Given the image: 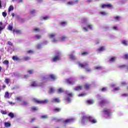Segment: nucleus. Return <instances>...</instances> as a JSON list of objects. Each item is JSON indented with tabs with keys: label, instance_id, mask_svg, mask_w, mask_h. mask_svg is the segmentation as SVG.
Here are the masks:
<instances>
[{
	"label": "nucleus",
	"instance_id": "c756f323",
	"mask_svg": "<svg viewBox=\"0 0 128 128\" xmlns=\"http://www.w3.org/2000/svg\"><path fill=\"white\" fill-rule=\"evenodd\" d=\"M116 60V57H112L110 58V62H114Z\"/></svg>",
	"mask_w": 128,
	"mask_h": 128
},
{
	"label": "nucleus",
	"instance_id": "5701e85b",
	"mask_svg": "<svg viewBox=\"0 0 128 128\" xmlns=\"http://www.w3.org/2000/svg\"><path fill=\"white\" fill-rule=\"evenodd\" d=\"M8 116H10V118H14V114L12 112H10Z\"/></svg>",
	"mask_w": 128,
	"mask_h": 128
},
{
	"label": "nucleus",
	"instance_id": "4468645a",
	"mask_svg": "<svg viewBox=\"0 0 128 128\" xmlns=\"http://www.w3.org/2000/svg\"><path fill=\"white\" fill-rule=\"evenodd\" d=\"M69 58H70V60H76V56H74V55L72 54L69 55Z\"/></svg>",
	"mask_w": 128,
	"mask_h": 128
},
{
	"label": "nucleus",
	"instance_id": "9d476101",
	"mask_svg": "<svg viewBox=\"0 0 128 128\" xmlns=\"http://www.w3.org/2000/svg\"><path fill=\"white\" fill-rule=\"evenodd\" d=\"M43 84H38V82H36L34 81L31 84V86L32 88H38V86H42Z\"/></svg>",
	"mask_w": 128,
	"mask_h": 128
},
{
	"label": "nucleus",
	"instance_id": "cd10ccee",
	"mask_svg": "<svg viewBox=\"0 0 128 128\" xmlns=\"http://www.w3.org/2000/svg\"><path fill=\"white\" fill-rule=\"evenodd\" d=\"M68 6H74V1H70L67 2Z\"/></svg>",
	"mask_w": 128,
	"mask_h": 128
},
{
	"label": "nucleus",
	"instance_id": "79ce46f5",
	"mask_svg": "<svg viewBox=\"0 0 128 128\" xmlns=\"http://www.w3.org/2000/svg\"><path fill=\"white\" fill-rule=\"evenodd\" d=\"M4 64H6V66H8L9 62L8 60H5L4 62H3Z\"/></svg>",
	"mask_w": 128,
	"mask_h": 128
},
{
	"label": "nucleus",
	"instance_id": "20e7f679",
	"mask_svg": "<svg viewBox=\"0 0 128 128\" xmlns=\"http://www.w3.org/2000/svg\"><path fill=\"white\" fill-rule=\"evenodd\" d=\"M48 36L50 38H52V42L54 44H56L58 42V40L56 39L55 38L56 36V33H51L48 34Z\"/></svg>",
	"mask_w": 128,
	"mask_h": 128
},
{
	"label": "nucleus",
	"instance_id": "ddd939ff",
	"mask_svg": "<svg viewBox=\"0 0 128 128\" xmlns=\"http://www.w3.org/2000/svg\"><path fill=\"white\" fill-rule=\"evenodd\" d=\"M107 102L106 100H102L100 102V106H104V104H106Z\"/></svg>",
	"mask_w": 128,
	"mask_h": 128
},
{
	"label": "nucleus",
	"instance_id": "6e6d98bb",
	"mask_svg": "<svg viewBox=\"0 0 128 128\" xmlns=\"http://www.w3.org/2000/svg\"><path fill=\"white\" fill-rule=\"evenodd\" d=\"M82 56H86V54H88V52H83L82 53Z\"/></svg>",
	"mask_w": 128,
	"mask_h": 128
},
{
	"label": "nucleus",
	"instance_id": "0e129e2a",
	"mask_svg": "<svg viewBox=\"0 0 128 128\" xmlns=\"http://www.w3.org/2000/svg\"><path fill=\"white\" fill-rule=\"evenodd\" d=\"M120 90V88H118H118H114V92H116V91H118V90Z\"/></svg>",
	"mask_w": 128,
	"mask_h": 128
},
{
	"label": "nucleus",
	"instance_id": "6ab92c4d",
	"mask_svg": "<svg viewBox=\"0 0 128 128\" xmlns=\"http://www.w3.org/2000/svg\"><path fill=\"white\" fill-rule=\"evenodd\" d=\"M4 126L6 128H10V126H11V124L10 122H5L4 124Z\"/></svg>",
	"mask_w": 128,
	"mask_h": 128
},
{
	"label": "nucleus",
	"instance_id": "e433bc0d",
	"mask_svg": "<svg viewBox=\"0 0 128 128\" xmlns=\"http://www.w3.org/2000/svg\"><path fill=\"white\" fill-rule=\"evenodd\" d=\"M8 30H12V26L10 24H9L8 27Z\"/></svg>",
	"mask_w": 128,
	"mask_h": 128
},
{
	"label": "nucleus",
	"instance_id": "6e6552de",
	"mask_svg": "<svg viewBox=\"0 0 128 128\" xmlns=\"http://www.w3.org/2000/svg\"><path fill=\"white\" fill-rule=\"evenodd\" d=\"M51 78V80H54L56 78V76L54 74H50V75H49L48 76H46L42 78V80H46V78Z\"/></svg>",
	"mask_w": 128,
	"mask_h": 128
},
{
	"label": "nucleus",
	"instance_id": "f3484780",
	"mask_svg": "<svg viewBox=\"0 0 128 128\" xmlns=\"http://www.w3.org/2000/svg\"><path fill=\"white\" fill-rule=\"evenodd\" d=\"M7 44H8V46H10L12 47V48H11V50H14V44H12V42L10 41H8Z\"/></svg>",
	"mask_w": 128,
	"mask_h": 128
},
{
	"label": "nucleus",
	"instance_id": "b1692460",
	"mask_svg": "<svg viewBox=\"0 0 128 128\" xmlns=\"http://www.w3.org/2000/svg\"><path fill=\"white\" fill-rule=\"evenodd\" d=\"M4 98H10V94L8 93V92H6L5 93V95H4Z\"/></svg>",
	"mask_w": 128,
	"mask_h": 128
},
{
	"label": "nucleus",
	"instance_id": "72a5a7b5",
	"mask_svg": "<svg viewBox=\"0 0 128 128\" xmlns=\"http://www.w3.org/2000/svg\"><path fill=\"white\" fill-rule=\"evenodd\" d=\"M100 14L102 16H108V13L106 12H100Z\"/></svg>",
	"mask_w": 128,
	"mask_h": 128
},
{
	"label": "nucleus",
	"instance_id": "9b49d317",
	"mask_svg": "<svg viewBox=\"0 0 128 128\" xmlns=\"http://www.w3.org/2000/svg\"><path fill=\"white\" fill-rule=\"evenodd\" d=\"M102 8H112L113 6L112 5V4H103L102 6H101Z\"/></svg>",
	"mask_w": 128,
	"mask_h": 128
},
{
	"label": "nucleus",
	"instance_id": "603ef678",
	"mask_svg": "<svg viewBox=\"0 0 128 128\" xmlns=\"http://www.w3.org/2000/svg\"><path fill=\"white\" fill-rule=\"evenodd\" d=\"M35 38H37V40H40V38H42V36H40V35H36V36H35Z\"/></svg>",
	"mask_w": 128,
	"mask_h": 128
},
{
	"label": "nucleus",
	"instance_id": "5fc2aeb1",
	"mask_svg": "<svg viewBox=\"0 0 128 128\" xmlns=\"http://www.w3.org/2000/svg\"><path fill=\"white\" fill-rule=\"evenodd\" d=\"M36 48H38V50L42 48V44H38L36 46Z\"/></svg>",
	"mask_w": 128,
	"mask_h": 128
},
{
	"label": "nucleus",
	"instance_id": "aec40b11",
	"mask_svg": "<svg viewBox=\"0 0 128 128\" xmlns=\"http://www.w3.org/2000/svg\"><path fill=\"white\" fill-rule=\"evenodd\" d=\"M74 90H82V86H78L76 87Z\"/></svg>",
	"mask_w": 128,
	"mask_h": 128
},
{
	"label": "nucleus",
	"instance_id": "680f3d73",
	"mask_svg": "<svg viewBox=\"0 0 128 128\" xmlns=\"http://www.w3.org/2000/svg\"><path fill=\"white\" fill-rule=\"evenodd\" d=\"M34 52V51L32 50H29L27 51V54H32Z\"/></svg>",
	"mask_w": 128,
	"mask_h": 128
},
{
	"label": "nucleus",
	"instance_id": "1a4fd4ad",
	"mask_svg": "<svg viewBox=\"0 0 128 128\" xmlns=\"http://www.w3.org/2000/svg\"><path fill=\"white\" fill-rule=\"evenodd\" d=\"M76 82V78H70L66 80V82L68 84H74Z\"/></svg>",
	"mask_w": 128,
	"mask_h": 128
},
{
	"label": "nucleus",
	"instance_id": "7ed1b4c3",
	"mask_svg": "<svg viewBox=\"0 0 128 128\" xmlns=\"http://www.w3.org/2000/svg\"><path fill=\"white\" fill-rule=\"evenodd\" d=\"M78 66H80L82 68H85L86 72H92L90 68H88V63L86 62L84 64L78 63Z\"/></svg>",
	"mask_w": 128,
	"mask_h": 128
},
{
	"label": "nucleus",
	"instance_id": "69168bd1",
	"mask_svg": "<svg viewBox=\"0 0 128 128\" xmlns=\"http://www.w3.org/2000/svg\"><path fill=\"white\" fill-rule=\"evenodd\" d=\"M82 22H83L84 24H86V19H83L82 20Z\"/></svg>",
	"mask_w": 128,
	"mask_h": 128
},
{
	"label": "nucleus",
	"instance_id": "de8ad7c7",
	"mask_svg": "<svg viewBox=\"0 0 128 128\" xmlns=\"http://www.w3.org/2000/svg\"><path fill=\"white\" fill-rule=\"evenodd\" d=\"M60 24L61 26H66V22H62L60 23Z\"/></svg>",
	"mask_w": 128,
	"mask_h": 128
},
{
	"label": "nucleus",
	"instance_id": "37998d69",
	"mask_svg": "<svg viewBox=\"0 0 128 128\" xmlns=\"http://www.w3.org/2000/svg\"><path fill=\"white\" fill-rule=\"evenodd\" d=\"M66 36H64L61 38V40L62 42H64L66 40Z\"/></svg>",
	"mask_w": 128,
	"mask_h": 128
},
{
	"label": "nucleus",
	"instance_id": "ea45409f",
	"mask_svg": "<svg viewBox=\"0 0 128 128\" xmlns=\"http://www.w3.org/2000/svg\"><path fill=\"white\" fill-rule=\"evenodd\" d=\"M31 110L32 112H36V110H38V108L36 107H33L31 108Z\"/></svg>",
	"mask_w": 128,
	"mask_h": 128
},
{
	"label": "nucleus",
	"instance_id": "7c9ffc66",
	"mask_svg": "<svg viewBox=\"0 0 128 128\" xmlns=\"http://www.w3.org/2000/svg\"><path fill=\"white\" fill-rule=\"evenodd\" d=\"M87 104H94V100H88L86 101Z\"/></svg>",
	"mask_w": 128,
	"mask_h": 128
},
{
	"label": "nucleus",
	"instance_id": "c9c22d12",
	"mask_svg": "<svg viewBox=\"0 0 128 128\" xmlns=\"http://www.w3.org/2000/svg\"><path fill=\"white\" fill-rule=\"evenodd\" d=\"M58 94H62V92H64V90L62 88H60L59 89H58Z\"/></svg>",
	"mask_w": 128,
	"mask_h": 128
},
{
	"label": "nucleus",
	"instance_id": "58836bf2",
	"mask_svg": "<svg viewBox=\"0 0 128 128\" xmlns=\"http://www.w3.org/2000/svg\"><path fill=\"white\" fill-rule=\"evenodd\" d=\"M114 20H116V21L120 20V17L118 16L114 17Z\"/></svg>",
	"mask_w": 128,
	"mask_h": 128
},
{
	"label": "nucleus",
	"instance_id": "423d86ee",
	"mask_svg": "<svg viewBox=\"0 0 128 128\" xmlns=\"http://www.w3.org/2000/svg\"><path fill=\"white\" fill-rule=\"evenodd\" d=\"M66 100L68 102H72V100L70 98H72V94L69 92L68 91H66Z\"/></svg>",
	"mask_w": 128,
	"mask_h": 128
},
{
	"label": "nucleus",
	"instance_id": "0eeeda50",
	"mask_svg": "<svg viewBox=\"0 0 128 128\" xmlns=\"http://www.w3.org/2000/svg\"><path fill=\"white\" fill-rule=\"evenodd\" d=\"M33 100L36 102H37V104H46L48 102V100L47 99L43 100H36V98H34Z\"/></svg>",
	"mask_w": 128,
	"mask_h": 128
},
{
	"label": "nucleus",
	"instance_id": "473e14b6",
	"mask_svg": "<svg viewBox=\"0 0 128 128\" xmlns=\"http://www.w3.org/2000/svg\"><path fill=\"white\" fill-rule=\"evenodd\" d=\"M23 60H30V57L24 56L23 58Z\"/></svg>",
	"mask_w": 128,
	"mask_h": 128
},
{
	"label": "nucleus",
	"instance_id": "a18cd8bd",
	"mask_svg": "<svg viewBox=\"0 0 128 128\" xmlns=\"http://www.w3.org/2000/svg\"><path fill=\"white\" fill-rule=\"evenodd\" d=\"M123 58H124L125 60H128V54H126L124 55Z\"/></svg>",
	"mask_w": 128,
	"mask_h": 128
},
{
	"label": "nucleus",
	"instance_id": "3c124183",
	"mask_svg": "<svg viewBox=\"0 0 128 128\" xmlns=\"http://www.w3.org/2000/svg\"><path fill=\"white\" fill-rule=\"evenodd\" d=\"M102 92H106L108 90V88H103L101 90Z\"/></svg>",
	"mask_w": 128,
	"mask_h": 128
},
{
	"label": "nucleus",
	"instance_id": "39448f33",
	"mask_svg": "<svg viewBox=\"0 0 128 128\" xmlns=\"http://www.w3.org/2000/svg\"><path fill=\"white\" fill-rule=\"evenodd\" d=\"M60 56H62V53L60 51H58L56 52L55 56L53 58V62H58V60H60Z\"/></svg>",
	"mask_w": 128,
	"mask_h": 128
},
{
	"label": "nucleus",
	"instance_id": "c03bdc74",
	"mask_svg": "<svg viewBox=\"0 0 128 128\" xmlns=\"http://www.w3.org/2000/svg\"><path fill=\"white\" fill-rule=\"evenodd\" d=\"M33 30L34 32H40V28H34V29H33Z\"/></svg>",
	"mask_w": 128,
	"mask_h": 128
},
{
	"label": "nucleus",
	"instance_id": "774afa93",
	"mask_svg": "<svg viewBox=\"0 0 128 128\" xmlns=\"http://www.w3.org/2000/svg\"><path fill=\"white\" fill-rule=\"evenodd\" d=\"M83 30H85L86 32H88V28H86V27H84Z\"/></svg>",
	"mask_w": 128,
	"mask_h": 128
},
{
	"label": "nucleus",
	"instance_id": "052dcab7",
	"mask_svg": "<svg viewBox=\"0 0 128 128\" xmlns=\"http://www.w3.org/2000/svg\"><path fill=\"white\" fill-rule=\"evenodd\" d=\"M1 114H6V112L2 110Z\"/></svg>",
	"mask_w": 128,
	"mask_h": 128
},
{
	"label": "nucleus",
	"instance_id": "393cba45",
	"mask_svg": "<svg viewBox=\"0 0 128 128\" xmlns=\"http://www.w3.org/2000/svg\"><path fill=\"white\" fill-rule=\"evenodd\" d=\"M122 44H124V46H128V42L126 40H123L122 41Z\"/></svg>",
	"mask_w": 128,
	"mask_h": 128
},
{
	"label": "nucleus",
	"instance_id": "412c9836",
	"mask_svg": "<svg viewBox=\"0 0 128 128\" xmlns=\"http://www.w3.org/2000/svg\"><path fill=\"white\" fill-rule=\"evenodd\" d=\"M2 22H0V34H2V30H4V27H2Z\"/></svg>",
	"mask_w": 128,
	"mask_h": 128
},
{
	"label": "nucleus",
	"instance_id": "09e8293b",
	"mask_svg": "<svg viewBox=\"0 0 128 128\" xmlns=\"http://www.w3.org/2000/svg\"><path fill=\"white\" fill-rule=\"evenodd\" d=\"M86 96V93H82L78 95V96Z\"/></svg>",
	"mask_w": 128,
	"mask_h": 128
},
{
	"label": "nucleus",
	"instance_id": "2eb2a0df",
	"mask_svg": "<svg viewBox=\"0 0 128 128\" xmlns=\"http://www.w3.org/2000/svg\"><path fill=\"white\" fill-rule=\"evenodd\" d=\"M14 32H16V34H22V32L20 30H13V34H14Z\"/></svg>",
	"mask_w": 128,
	"mask_h": 128
},
{
	"label": "nucleus",
	"instance_id": "a878e982",
	"mask_svg": "<svg viewBox=\"0 0 128 128\" xmlns=\"http://www.w3.org/2000/svg\"><path fill=\"white\" fill-rule=\"evenodd\" d=\"M50 16H47L43 17L44 20H50Z\"/></svg>",
	"mask_w": 128,
	"mask_h": 128
},
{
	"label": "nucleus",
	"instance_id": "864d4df0",
	"mask_svg": "<svg viewBox=\"0 0 128 128\" xmlns=\"http://www.w3.org/2000/svg\"><path fill=\"white\" fill-rule=\"evenodd\" d=\"M2 14L4 18H6V16L8 15V14L6 12H2Z\"/></svg>",
	"mask_w": 128,
	"mask_h": 128
},
{
	"label": "nucleus",
	"instance_id": "8fccbe9b",
	"mask_svg": "<svg viewBox=\"0 0 128 128\" xmlns=\"http://www.w3.org/2000/svg\"><path fill=\"white\" fill-rule=\"evenodd\" d=\"M5 82H6V84H10V79H8V78H6V79L5 80Z\"/></svg>",
	"mask_w": 128,
	"mask_h": 128
},
{
	"label": "nucleus",
	"instance_id": "c85d7f7f",
	"mask_svg": "<svg viewBox=\"0 0 128 128\" xmlns=\"http://www.w3.org/2000/svg\"><path fill=\"white\" fill-rule=\"evenodd\" d=\"M104 50H105L104 46H102L98 49V52H104Z\"/></svg>",
	"mask_w": 128,
	"mask_h": 128
},
{
	"label": "nucleus",
	"instance_id": "bb28decb",
	"mask_svg": "<svg viewBox=\"0 0 128 128\" xmlns=\"http://www.w3.org/2000/svg\"><path fill=\"white\" fill-rule=\"evenodd\" d=\"M12 60H20V58H18V56H13L12 58Z\"/></svg>",
	"mask_w": 128,
	"mask_h": 128
},
{
	"label": "nucleus",
	"instance_id": "a19ab883",
	"mask_svg": "<svg viewBox=\"0 0 128 128\" xmlns=\"http://www.w3.org/2000/svg\"><path fill=\"white\" fill-rule=\"evenodd\" d=\"M90 84H86L85 86L86 90H88L90 88Z\"/></svg>",
	"mask_w": 128,
	"mask_h": 128
},
{
	"label": "nucleus",
	"instance_id": "49530a36",
	"mask_svg": "<svg viewBox=\"0 0 128 128\" xmlns=\"http://www.w3.org/2000/svg\"><path fill=\"white\" fill-rule=\"evenodd\" d=\"M30 12L31 14H35L36 12L34 10H30Z\"/></svg>",
	"mask_w": 128,
	"mask_h": 128
},
{
	"label": "nucleus",
	"instance_id": "e2e57ef3",
	"mask_svg": "<svg viewBox=\"0 0 128 128\" xmlns=\"http://www.w3.org/2000/svg\"><path fill=\"white\" fill-rule=\"evenodd\" d=\"M42 118H48V116L46 115H44V116H41Z\"/></svg>",
	"mask_w": 128,
	"mask_h": 128
},
{
	"label": "nucleus",
	"instance_id": "bf43d9fd",
	"mask_svg": "<svg viewBox=\"0 0 128 128\" xmlns=\"http://www.w3.org/2000/svg\"><path fill=\"white\" fill-rule=\"evenodd\" d=\"M16 100H18L19 102H21V100H22V98H21V97H17V98H16Z\"/></svg>",
	"mask_w": 128,
	"mask_h": 128
},
{
	"label": "nucleus",
	"instance_id": "f257e3e1",
	"mask_svg": "<svg viewBox=\"0 0 128 128\" xmlns=\"http://www.w3.org/2000/svg\"><path fill=\"white\" fill-rule=\"evenodd\" d=\"M83 116L80 120V122L82 124H86L88 122H90L92 124L96 123V120L92 116H88L87 115L82 114Z\"/></svg>",
	"mask_w": 128,
	"mask_h": 128
},
{
	"label": "nucleus",
	"instance_id": "4be33fe9",
	"mask_svg": "<svg viewBox=\"0 0 128 128\" xmlns=\"http://www.w3.org/2000/svg\"><path fill=\"white\" fill-rule=\"evenodd\" d=\"M60 110V108H55L53 110L54 112H58Z\"/></svg>",
	"mask_w": 128,
	"mask_h": 128
},
{
	"label": "nucleus",
	"instance_id": "4d7b16f0",
	"mask_svg": "<svg viewBox=\"0 0 128 128\" xmlns=\"http://www.w3.org/2000/svg\"><path fill=\"white\" fill-rule=\"evenodd\" d=\"M28 103L26 101H24L22 104V106H28Z\"/></svg>",
	"mask_w": 128,
	"mask_h": 128
},
{
	"label": "nucleus",
	"instance_id": "a211bd4d",
	"mask_svg": "<svg viewBox=\"0 0 128 128\" xmlns=\"http://www.w3.org/2000/svg\"><path fill=\"white\" fill-rule=\"evenodd\" d=\"M94 68L96 70H101L103 68L102 66H96L94 67Z\"/></svg>",
	"mask_w": 128,
	"mask_h": 128
},
{
	"label": "nucleus",
	"instance_id": "4c0bfd02",
	"mask_svg": "<svg viewBox=\"0 0 128 128\" xmlns=\"http://www.w3.org/2000/svg\"><path fill=\"white\" fill-rule=\"evenodd\" d=\"M86 26L90 30H92V25L90 24H86Z\"/></svg>",
	"mask_w": 128,
	"mask_h": 128
},
{
	"label": "nucleus",
	"instance_id": "13d9d810",
	"mask_svg": "<svg viewBox=\"0 0 128 128\" xmlns=\"http://www.w3.org/2000/svg\"><path fill=\"white\" fill-rule=\"evenodd\" d=\"M29 74H34V70H30L28 72Z\"/></svg>",
	"mask_w": 128,
	"mask_h": 128
},
{
	"label": "nucleus",
	"instance_id": "f8f14e48",
	"mask_svg": "<svg viewBox=\"0 0 128 128\" xmlns=\"http://www.w3.org/2000/svg\"><path fill=\"white\" fill-rule=\"evenodd\" d=\"M74 120H76V119H74V118L67 119L64 121V124H68L70 122H74Z\"/></svg>",
	"mask_w": 128,
	"mask_h": 128
},
{
	"label": "nucleus",
	"instance_id": "dca6fc26",
	"mask_svg": "<svg viewBox=\"0 0 128 128\" xmlns=\"http://www.w3.org/2000/svg\"><path fill=\"white\" fill-rule=\"evenodd\" d=\"M60 102V99L58 98H52V102H57L58 103Z\"/></svg>",
	"mask_w": 128,
	"mask_h": 128
},
{
	"label": "nucleus",
	"instance_id": "f704fd0d",
	"mask_svg": "<svg viewBox=\"0 0 128 128\" xmlns=\"http://www.w3.org/2000/svg\"><path fill=\"white\" fill-rule=\"evenodd\" d=\"M49 92L50 94H54V89L53 88H51Z\"/></svg>",
	"mask_w": 128,
	"mask_h": 128
},
{
	"label": "nucleus",
	"instance_id": "338daca9",
	"mask_svg": "<svg viewBox=\"0 0 128 128\" xmlns=\"http://www.w3.org/2000/svg\"><path fill=\"white\" fill-rule=\"evenodd\" d=\"M79 1V0H76V1H74V4H78V2Z\"/></svg>",
	"mask_w": 128,
	"mask_h": 128
},
{
	"label": "nucleus",
	"instance_id": "f03ea898",
	"mask_svg": "<svg viewBox=\"0 0 128 128\" xmlns=\"http://www.w3.org/2000/svg\"><path fill=\"white\" fill-rule=\"evenodd\" d=\"M102 113L106 118H110V110L105 108L103 110Z\"/></svg>",
	"mask_w": 128,
	"mask_h": 128
},
{
	"label": "nucleus",
	"instance_id": "2f4dec72",
	"mask_svg": "<svg viewBox=\"0 0 128 128\" xmlns=\"http://www.w3.org/2000/svg\"><path fill=\"white\" fill-rule=\"evenodd\" d=\"M14 7L12 6H10V7L8 8V12H12V10H14Z\"/></svg>",
	"mask_w": 128,
	"mask_h": 128
}]
</instances>
